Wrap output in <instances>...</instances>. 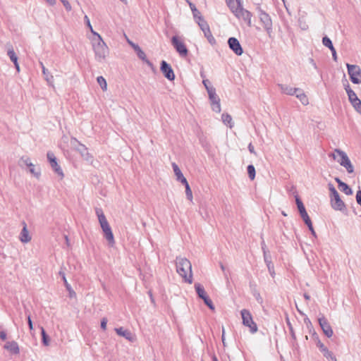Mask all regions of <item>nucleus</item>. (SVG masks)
Returning a JSON list of instances; mask_svg holds the SVG:
<instances>
[{
    "label": "nucleus",
    "mask_w": 361,
    "mask_h": 361,
    "mask_svg": "<svg viewBox=\"0 0 361 361\" xmlns=\"http://www.w3.org/2000/svg\"><path fill=\"white\" fill-rule=\"evenodd\" d=\"M176 268L177 273L185 282L189 284L192 283V264L190 260L184 257H177Z\"/></svg>",
    "instance_id": "obj_1"
},
{
    "label": "nucleus",
    "mask_w": 361,
    "mask_h": 361,
    "mask_svg": "<svg viewBox=\"0 0 361 361\" xmlns=\"http://www.w3.org/2000/svg\"><path fill=\"white\" fill-rule=\"evenodd\" d=\"M92 46L96 60L99 62L104 61L109 55V49L101 35L97 32H94V37L92 39Z\"/></svg>",
    "instance_id": "obj_2"
},
{
    "label": "nucleus",
    "mask_w": 361,
    "mask_h": 361,
    "mask_svg": "<svg viewBox=\"0 0 361 361\" xmlns=\"http://www.w3.org/2000/svg\"><path fill=\"white\" fill-rule=\"evenodd\" d=\"M95 214L98 218V221L102 230L104 237L107 240L109 245L113 247L115 245L114 236L102 209L96 207Z\"/></svg>",
    "instance_id": "obj_3"
},
{
    "label": "nucleus",
    "mask_w": 361,
    "mask_h": 361,
    "mask_svg": "<svg viewBox=\"0 0 361 361\" xmlns=\"http://www.w3.org/2000/svg\"><path fill=\"white\" fill-rule=\"evenodd\" d=\"M329 157H332L334 160H336L341 166H343L346 169L348 173L354 172V167L347 154L344 151L339 149H335L334 152L329 154Z\"/></svg>",
    "instance_id": "obj_4"
},
{
    "label": "nucleus",
    "mask_w": 361,
    "mask_h": 361,
    "mask_svg": "<svg viewBox=\"0 0 361 361\" xmlns=\"http://www.w3.org/2000/svg\"><path fill=\"white\" fill-rule=\"evenodd\" d=\"M330 191L331 205L332 208L338 211H343L345 209V204L341 199L340 195L333 184H328Z\"/></svg>",
    "instance_id": "obj_5"
},
{
    "label": "nucleus",
    "mask_w": 361,
    "mask_h": 361,
    "mask_svg": "<svg viewBox=\"0 0 361 361\" xmlns=\"http://www.w3.org/2000/svg\"><path fill=\"white\" fill-rule=\"evenodd\" d=\"M47 159L49 161L50 167L54 171V174L59 178V180H62L64 178V173L59 159L52 152L47 153Z\"/></svg>",
    "instance_id": "obj_6"
},
{
    "label": "nucleus",
    "mask_w": 361,
    "mask_h": 361,
    "mask_svg": "<svg viewBox=\"0 0 361 361\" xmlns=\"http://www.w3.org/2000/svg\"><path fill=\"white\" fill-rule=\"evenodd\" d=\"M18 165L22 169L27 168L29 172L36 178H39L40 176V169L32 163L30 157L27 156H23L20 157L18 161Z\"/></svg>",
    "instance_id": "obj_7"
},
{
    "label": "nucleus",
    "mask_w": 361,
    "mask_h": 361,
    "mask_svg": "<svg viewBox=\"0 0 361 361\" xmlns=\"http://www.w3.org/2000/svg\"><path fill=\"white\" fill-rule=\"evenodd\" d=\"M259 18L264 30L267 32L268 36L271 37L273 33V23L270 16L264 11L259 9Z\"/></svg>",
    "instance_id": "obj_8"
},
{
    "label": "nucleus",
    "mask_w": 361,
    "mask_h": 361,
    "mask_svg": "<svg viewBox=\"0 0 361 361\" xmlns=\"http://www.w3.org/2000/svg\"><path fill=\"white\" fill-rule=\"evenodd\" d=\"M243 324L250 328V331L252 334H255L257 331V326L253 321L251 313L249 310L243 309L240 312Z\"/></svg>",
    "instance_id": "obj_9"
},
{
    "label": "nucleus",
    "mask_w": 361,
    "mask_h": 361,
    "mask_svg": "<svg viewBox=\"0 0 361 361\" xmlns=\"http://www.w3.org/2000/svg\"><path fill=\"white\" fill-rule=\"evenodd\" d=\"M345 90L348 94L349 102L353 106L354 109L361 114V100L357 97L355 92L350 88L348 84L345 85Z\"/></svg>",
    "instance_id": "obj_10"
},
{
    "label": "nucleus",
    "mask_w": 361,
    "mask_h": 361,
    "mask_svg": "<svg viewBox=\"0 0 361 361\" xmlns=\"http://www.w3.org/2000/svg\"><path fill=\"white\" fill-rule=\"evenodd\" d=\"M350 80L354 84L361 83V69L357 65L346 64Z\"/></svg>",
    "instance_id": "obj_11"
},
{
    "label": "nucleus",
    "mask_w": 361,
    "mask_h": 361,
    "mask_svg": "<svg viewBox=\"0 0 361 361\" xmlns=\"http://www.w3.org/2000/svg\"><path fill=\"white\" fill-rule=\"evenodd\" d=\"M171 44L180 56L185 57L188 55V50L184 42L178 37L173 36L171 38Z\"/></svg>",
    "instance_id": "obj_12"
},
{
    "label": "nucleus",
    "mask_w": 361,
    "mask_h": 361,
    "mask_svg": "<svg viewBox=\"0 0 361 361\" xmlns=\"http://www.w3.org/2000/svg\"><path fill=\"white\" fill-rule=\"evenodd\" d=\"M195 288L197 295L199 298L204 300L205 305H207L209 309L212 310H214V306L212 303V301L207 295L204 287L200 283H197L195 284Z\"/></svg>",
    "instance_id": "obj_13"
},
{
    "label": "nucleus",
    "mask_w": 361,
    "mask_h": 361,
    "mask_svg": "<svg viewBox=\"0 0 361 361\" xmlns=\"http://www.w3.org/2000/svg\"><path fill=\"white\" fill-rule=\"evenodd\" d=\"M235 17L238 19L243 20L249 27L252 25V13L243 7L238 8V11H235Z\"/></svg>",
    "instance_id": "obj_14"
},
{
    "label": "nucleus",
    "mask_w": 361,
    "mask_h": 361,
    "mask_svg": "<svg viewBox=\"0 0 361 361\" xmlns=\"http://www.w3.org/2000/svg\"><path fill=\"white\" fill-rule=\"evenodd\" d=\"M160 70L164 75L170 81L175 79V74L171 66L165 61L161 63Z\"/></svg>",
    "instance_id": "obj_15"
},
{
    "label": "nucleus",
    "mask_w": 361,
    "mask_h": 361,
    "mask_svg": "<svg viewBox=\"0 0 361 361\" xmlns=\"http://www.w3.org/2000/svg\"><path fill=\"white\" fill-rule=\"evenodd\" d=\"M230 49L238 56H241L243 53V48L239 41L235 37H230L228 40Z\"/></svg>",
    "instance_id": "obj_16"
},
{
    "label": "nucleus",
    "mask_w": 361,
    "mask_h": 361,
    "mask_svg": "<svg viewBox=\"0 0 361 361\" xmlns=\"http://www.w3.org/2000/svg\"><path fill=\"white\" fill-rule=\"evenodd\" d=\"M319 326H321L324 334L328 337L330 338L333 336V330L327 319L324 317H320L318 319Z\"/></svg>",
    "instance_id": "obj_17"
},
{
    "label": "nucleus",
    "mask_w": 361,
    "mask_h": 361,
    "mask_svg": "<svg viewBox=\"0 0 361 361\" xmlns=\"http://www.w3.org/2000/svg\"><path fill=\"white\" fill-rule=\"evenodd\" d=\"M115 331L118 336L124 337L130 342H134L136 340L135 336L133 334L123 327L116 328Z\"/></svg>",
    "instance_id": "obj_18"
},
{
    "label": "nucleus",
    "mask_w": 361,
    "mask_h": 361,
    "mask_svg": "<svg viewBox=\"0 0 361 361\" xmlns=\"http://www.w3.org/2000/svg\"><path fill=\"white\" fill-rule=\"evenodd\" d=\"M295 202H296L298 211L300 212V214L302 219H303V221H306L307 219H310V216H308V214H307V213L306 212V209L305 208V206H304L302 202L299 198L298 195H295Z\"/></svg>",
    "instance_id": "obj_19"
},
{
    "label": "nucleus",
    "mask_w": 361,
    "mask_h": 361,
    "mask_svg": "<svg viewBox=\"0 0 361 361\" xmlns=\"http://www.w3.org/2000/svg\"><path fill=\"white\" fill-rule=\"evenodd\" d=\"M278 87H279L281 92L282 94L293 96L297 93V87H293L287 84H278Z\"/></svg>",
    "instance_id": "obj_20"
},
{
    "label": "nucleus",
    "mask_w": 361,
    "mask_h": 361,
    "mask_svg": "<svg viewBox=\"0 0 361 361\" xmlns=\"http://www.w3.org/2000/svg\"><path fill=\"white\" fill-rule=\"evenodd\" d=\"M81 157L87 161H92L93 159L92 156L89 153L87 148L82 144H79L77 149Z\"/></svg>",
    "instance_id": "obj_21"
},
{
    "label": "nucleus",
    "mask_w": 361,
    "mask_h": 361,
    "mask_svg": "<svg viewBox=\"0 0 361 361\" xmlns=\"http://www.w3.org/2000/svg\"><path fill=\"white\" fill-rule=\"evenodd\" d=\"M22 224L23 227L20 233L19 239L22 243H27L31 240V236L29 234L25 222L23 221Z\"/></svg>",
    "instance_id": "obj_22"
},
{
    "label": "nucleus",
    "mask_w": 361,
    "mask_h": 361,
    "mask_svg": "<svg viewBox=\"0 0 361 361\" xmlns=\"http://www.w3.org/2000/svg\"><path fill=\"white\" fill-rule=\"evenodd\" d=\"M4 348L9 351L11 354L17 355L20 352L18 345L14 341L7 342L4 345Z\"/></svg>",
    "instance_id": "obj_23"
},
{
    "label": "nucleus",
    "mask_w": 361,
    "mask_h": 361,
    "mask_svg": "<svg viewBox=\"0 0 361 361\" xmlns=\"http://www.w3.org/2000/svg\"><path fill=\"white\" fill-rule=\"evenodd\" d=\"M60 276H61L62 280L64 283V286L66 288V290L68 291V295L70 298H73L76 297V293L71 286V285L68 283L65 273L63 271H59Z\"/></svg>",
    "instance_id": "obj_24"
},
{
    "label": "nucleus",
    "mask_w": 361,
    "mask_h": 361,
    "mask_svg": "<svg viewBox=\"0 0 361 361\" xmlns=\"http://www.w3.org/2000/svg\"><path fill=\"white\" fill-rule=\"evenodd\" d=\"M295 96L303 105L306 106L309 104V99L302 90L298 88L297 93L295 94Z\"/></svg>",
    "instance_id": "obj_25"
},
{
    "label": "nucleus",
    "mask_w": 361,
    "mask_h": 361,
    "mask_svg": "<svg viewBox=\"0 0 361 361\" xmlns=\"http://www.w3.org/2000/svg\"><path fill=\"white\" fill-rule=\"evenodd\" d=\"M208 95L209 100L211 102V104L217 102H220V99L218 95L216 94L215 88L208 89Z\"/></svg>",
    "instance_id": "obj_26"
},
{
    "label": "nucleus",
    "mask_w": 361,
    "mask_h": 361,
    "mask_svg": "<svg viewBox=\"0 0 361 361\" xmlns=\"http://www.w3.org/2000/svg\"><path fill=\"white\" fill-rule=\"evenodd\" d=\"M221 120L222 122L228 126L230 128H232L233 126V119L230 114H223L221 115Z\"/></svg>",
    "instance_id": "obj_27"
},
{
    "label": "nucleus",
    "mask_w": 361,
    "mask_h": 361,
    "mask_svg": "<svg viewBox=\"0 0 361 361\" xmlns=\"http://www.w3.org/2000/svg\"><path fill=\"white\" fill-rule=\"evenodd\" d=\"M227 5L231 9V12L235 15V11H238V8H241L240 3L233 0H227Z\"/></svg>",
    "instance_id": "obj_28"
},
{
    "label": "nucleus",
    "mask_w": 361,
    "mask_h": 361,
    "mask_svg": "<svg viewBox=\"0 0 361 361\" xmlns=\"http://www.w3.org/2000/svg\"><path fill=\"white\" fill-rule=\"evenodd\" d=\"M197 23L198 25L200 26V29L202 30L203 32H205L206 30H209V25L204 20L202 16H199L198 17V20H197Z\"/></svg>",
    "instance_id": "obj_29"
},
{
    "label": "nucleus",
    "mask_w": 361,
    "mask_h": 361,
    "mask_svg": "<svg viewBox=\"0 0 361 361\" xmlns=\"http://www.w3.org/2000/svg\"><path fill=\"white\" fill-rule=\"evenodd\" d=\"M264 262L267 266V268L269 269V271L270 273V274L274 276L275 273H274V265L273 264L271 263V257L270 255H268V256H264Z\"/></svg>",
    "instance_id": "obj_30"
},
{
    "label": "nucleus",
    "mask_w": 361,
    "mask_h": 361,
    "mask_svg": "<svg viewBox=\"0 0 361 361\" xmlns=\"http://www.w3.org/2000/svg\"><path fill=\"white\" fill-rule=\"evenodd\" d=\"M7 55L9 56L10 59L13 62H16L18 60V56L15 53L13 48L11 45H8L7 47Z\"/></svg>",
    "instance_id": "obj_31"
},
{
    "label": "nucleus",
    "mask_w": 361,
    "mask_h": 361,
    "mask_svg": "<svg viewBox=\"0 0 361 361\" xmlns=\"http://www.w3.org/2000/svg\"><path fill=\"white\" fill-rule=\"evenodd\" d=\"M136 53L137 56L144 62H145L148 66L152 65V63L147 59L145 53L141 49V48L137 50Z\"/></svg>",
    "instance_id": "obj_32"
},
{
    "label": "nucleus",
    "mask_w": 361,
    "mask_h": 361,
    "mask_svg": "<svg viewBox=\"0 0 361 361\" xmlns=\"http://www.w3.org/2000/svg\"><path fill=\"white\" fill-rule=\"evenodd\" d=\"M322 354L329 361H337L336 356L327 348L324 350Z\"/></svg>",
    "instance_id": "obj_33"
},
{
    "label": "nucleus",
    "mask_w": 361,
    "mask_h": 361,
    "mask_svg": "<svg viewBox=\"0 0 361 361\" xmlns=\"http://www.w3.org/2000/svg\"><path fill=\"white\" fill-rule=\"evenodd\" d=\"M171 166H172L174 174L176 177V180H178L184 176L183 173L181 172L180 168L176 163H172Z\"/></svg>",
    "instance_id": "obj_34"
},
{
    "label": "nucleus",
    "mask_w": 361,
    "mask_h": 361,
    "mask_svg": "<svg viewBox=\"0 0 361 361\" xmlns=\"http://www.w3.org/2000/svg\"><path fill=\"white\" fill-rule=\"evenodd\" d=\"M97 81L102 90L106 91L107 89V84L105 78L103 76H99L97 78Z\"/></svg>",
    "instance_id": "obj_35"
},
{
    "label": "nucleus",
    "mask_w": 361,
    "mask_h": 361,
    "mask_svg": "<svg viewBox=\"0 0 361 361\" xmlns=\"http://www.w3.org/2000/svg\"><path fill=\"white\" fill-rule=\"evenodd\" d=\"M339 188L341 191H343L347 195H350L353 194L352 189L345 183H343L342 185H341Z\"/></svg>",
    "instance_id": "obj_36"
},
{
    "label": "nucleus",
    "mask_w": 361,
    "mask_h": 361,
    "mask_svg": "<svg viewBox=\"0 0 361 361\" xmlns=\"http://www.w3.org/2000/svg\"><path fill=\"white\" fill-rule=\"evenodd\" d=\"M247 173L249 176V178L251 180H254L255 178V169L253 165H248L247 166Z\"/></svg>",
    "instance_id": "obj_37"
},
{
    "label": "nucleus",
    "mask_w": 361,
    "mask_h": 361,
    "mask_svg": "<svg viewBox=\"0 0 361 361\" xmlns=\"http://www.w3.org/2000/svg\"><path fill=\"white\" fill-rule=\"evenodd\" d=\"M190 6L192 10L194 18L196 20V21L198 20V17L202 16L200 12L196 8L195 5L190 4Z\"/></svg>",
    "instance_id": "obj_38"
},
{
    "label": "nucleus",
    "mask_w": 361,
    "mask_h": 361,
    "mask_svg": "<svg viewBox=\"0 0 361 361\" xmlns=\"http://www.w3.org/2000/svg\"><path fill=\"white\" fill-rule=\"evenodd\" d=\"M204 37L208 39L209 42L210 44H214L215 42V39L213 37L210 29L208 30H206L205 32H204Z\"/></svg>",
    "instance_id": "obj_39"
},
{
    "label": "nucleus",
    "mask_w": 361,
    "mask_h": 361,
    "mask_svg": "<svg viewBox=\"0 0 361 361\" xmlns=\"http://www.w3.org/2000/svg\"><path fill=\"white\" fill-rule=\"evenodd\" d=\"M322 44H324V46L329 48V49H331V48H334L331 40L326 36L323 37Z\"/></svg>",
    "instance_id": "obj_40"
},
{
    "label": "nucleus",
    "mask_w": 361,
    "mask_h": 361,
    "mask_svg": "<svg viewBox=\"0 0 361 361\" xmlns=\"http://www.w3.org/2000/svg\"><path fill=\"white\" fill-rule=\"evenodd\" d=\"M212 109L214 111L219 113L221 111L220 102H217L211 104Z\"/></svg>",
    "instance_id": "obj_41"
},
{
    "label": "nucleus",
    "mask_w": 361,
    "mask_h": 361,
    "mask_svg": "<svg viewBox=\"0 0 361 361\" xmlns=\"http://www.w3.org/2000/svg\"><path fill=\"white\" fill-rule=\"evenodd\" d=\"M185 195H186L187 198L190 201L192 200V192L190 189V185H186V187H185Z\"/></svg>",
    "instance_id": "obj_42"
},
{
    "label": "nucleus",
    "mask_w": 361,
    "mask_h": 361,
    "mask_svg": "<svg viewBox=\"0 0 361 361\" xmlns=\"http://www.w3.org/2000/svg\"><path fill=\"white\" fill-rule=\"evenodd\" d=\"M84 19H85L87 26L90 28L91 32L94 35V32H96L93 30L92 26L90 23V20L89 18L87 17V16H85Z\"/></svg>",
    "instance_id": "obj_43"
},
{
    "label": "nucleus",
    "mask_w": 361,
    "mask_h": 361,
    "mask_svg": "<svg viewBox=\"0 0 361 361\" xmlns=\"http://www.w3.org/2000/svg\"><path fill=\"white\" fill-rule=\"evenodd\" d=\"M61 1L62 2L63 5L68 11H70L71 10V5L68 0H61Z\"/></svg>",
    "instance_id": "obj_44"
},
{
    "label": "nucleus",
    "mask_w": 361,
    "mask_h": 361,
    "mask_svg": "<svg viewBox=\"0 0 361 361\" xmlns=\"http://www.w3.org/2000/svg\"><path fill=\"white\" fill-rule=\"evenodd\" d=\"M202 83L207 92L208 89L214 88L212 85H211L210 82L208 80H203Z\"/></svg>",
    "instance_id": "obj_45"
},
{
    "label": "nucleus",
    "mask_w": 361,
    "mask_h": 361,
    "mask_svg": "<svg viewBox=\"0 0 361 361\" xmlns=\"http://www.w3.org/2000/svg\"><path fill=\"white\" fill-rule=\"evenodd\" d=\"M261 245H262V250L263 251L264 257L269 255L268 254V251L267 250V245H266L265 242L264 240L262 242Z\"/></svg>",
    "instance_id": "obj_46"
},
{
    "label": "nucleus",
    "mask_w": 361,
    "mask_h": 361,
    "mask_svg": "<svg viewBox=\"0 0 361 361\" xmlns=\"http://www.w3.org/2000/svg\"><path fill=\"white\" fill-rule=\"evenodd\" d=\"M317 346L319 348L322 353L326 348V347L319 340H318L317 343Z\"/></svg>",
    "instance_id": "obj_47"
},
{
    "label": "nucleus",
    "mask_w": 361,
    "mask_h": 361,
    "mask_svg": "<svg viewBox=\"0 0 361 361\" xmlns=\"http://www.w3.org/2000/svg\"><path fill=\"white\" fill-rule=\"evenodd\" d=\"M356 201L361 206V190H358L356 194Z\"/></svg>",
    "instance_id": "obj_48"
},
{
    "label": "nucleus",
    "mask_w": 361,
    "mask_h": 361,
    "mask_svg": "<svg viewBox=\"0 0 361 361\" xmlns=\"http://www.w3.org/2000/svg\"><path fill=\"white\" fill-rule=\"evenodd\" d=\"M107 324V319L106 318H103L101 321V328L103 330H106Z\"/></svg>",
    "instance_id": "obj_49"
},
{
    "label": "nucleus",
    "mask_w": 361,
    "mask_h": 361,
    "mask_svg": "<svg viewBox=\"0 0 361 361\" xmlns=\"http://www.w3.org/2000/svg\"><path fill=\"white\" fill-rule=\"evenodd\" d=\"M128 44L133 48V49L136 51L137 50H138L140 47L135 44L134 42H131L130 40L128 39Z\"/></svg>",
    "instance_id": "obj_50"
},
{
    "label": "nucleus",
    "mask_w": 361,
    "mask_h": 361,
    "mask_svg": "<svg viewBox=\"0 0 361 361\" xmlns=\"http://www.w3.org/2000/svg\"><path fill=\"white\" fill-rule=\"evenodd\" d=\"M177 180L180 182L182 184H183L185 185V187H186V185H189V183L187 180V179L184 176Z\"/></svg>",
    "instance_id": "obj_51"
},
{
    "label": "nucleus",
    "mask_w": 361,
    "mask_h": 361,
    "mask_svg": "<svg viewBox=\"0 0 361 361\" xmlns=\"http://www.w3.org/2000/svg\"><path fill=\"white\" fill-rule=\"evenodd\" d=\"M41 331H42V343L45 345V329L43 327H41Z\"/></svg>",
    "instance_id": "obj_52"
},
{
    "label": "nucleus",
    "mask_w": 361,
    "mask_h": 361,
    "mask_svg": "<svg viewBox=\"0 0 361 361\" xmlns=\"http://www.w3.org/2000/svg\"><path fill=\"white\" fill-rule=\"evenodd\" d=\"M248 150L251 154H256V152L252 143L248 145Z\"/></svg>",
    "instance_id": "obj_53"
},
{
    "label": "nucleus",
    "mask_w": 361,
    "mask_h": 361,
    "mask_svg": "<svg viewBox=\"0 0 361 361\" xmlns=\"http://www.w3.org/2000/svg\"><path fill=\"white\" fill-rule=\"evenodd\" d=\"M331 51L332 53V57H333V59L336 61H337V54H336V49L335 48H331Z\"/></svg>",
    "instance_id": "obj_54"
},
{
    "label": "nucleus",
    "mask_w": 361,
    "mask_h": 361,
    "mask_svg": "<svg viewBox=\"0 0 361 361\" xmlns=\"http://www.w3.org/2000/svg\"><path fill=\"white\" fill-rule=\"evenodd\" d=\"M255 297L259 303L262 304L263 302V300H262V297L260 296L259 293L255 294Z\"/></svg>",
    "instance_id": "obj_55"
},
{
    "label": "nucleus",
    "mask_w": 361,
    "mask_h": 361,
    "mask_svg": "<svg viewBox=\"0 0 361 361\" xmlns=\"http://www.w3.org/2000/svg\"><path fill=\"white\" fill-rule=\"evenodd\" d=\"M221 340H222V343H223L224 346H226V343H225V330H224V327L222 328Z\"/></svg>",
    "instance_id": "obj_56"
},
{
    "label": "nucleus",
    "mask_w": 361,
    "mask_h": 361,
    "mask_svg": "<svg viewBox=\"0 0 361 361\" xmlns=\"http://www.w3.org/2000/svg\"><path fill=\"white\" fill-rule=\"evenodd\" d=\"M305 224L307 226L308 228H312V221H311V219H307L306 221H304Z\"/></svg>",
    "instance_id": "obj_57"
},
{
    "label": "nucleus",
    "mask_w": 361,
    "mask_h": 361,
    "mask_svg": "<svg viewBox=\"0 0 361 361\" xmlns=\"http://www.w3.org/2000/svg\"><path fill=\"white\" fill-rule=\"evenodd\" d=\"M0 338L4 341L6 339V333L5 331H0Z\"/></svg>",
    "instance_id": "obj_58"
},
{
    "label": "nucleus",
    "mask_w": 361,
    "mask_h": 361,
    "mask_svg": "<svg viewBox=\"0 0 361 361\" xmlns=\"http://www.w3.org/2000/svg\"><path fill=\"white\" fill-rule=\"evenodd\" d=\"M27 320H28V324H29V327L30 329L32 330V320L30 319V317L28 316L27 317Z\"/></svg>",
    "instance_id": "obj_59"
},
{
    "label": "nucleus",
    "mask_w": 361,
    "mask_h": 361,
    "mask_svg": "<svg viewBox=\"0 0 361 361\" xmlns=\"http://www.w3.org/2000/svg\"><path fill=\"white\" fill-rule=\"evenodd\" d=\"M335 180L338 183V187H340L341 185H342L344 183V182L341 181L340 180V178H335Z\"/></svg>",
    "instance_id": "obj_60"
},
{
    "label": "nucleus",
    "mask_w": 361,
    "mask_h": 361,
    "mask_svg": "<svg viewBox=\"0 0 361 361\" xmlns=\"http://www.w3.org/2000/svg\"><path fill=\"white\" fill-rule=\"evenodd\" d=\"M14 65H15V67L17 70L18 72L20 71V67H19V64L18 63V60L16 61V62H13Z\"/></svg>",
    "instance_id": "obj_61"
},
{
    "label": "nucleus",
    "mask_w": 361,
    "mask_h": 361,
    "mask_svg": "<svg viewBox=\"0 0 361 361\" xmlns=\"http://www.w3.org/2000/svg\"><path fill=\"white\" fill-rule=\"evenodd\" d=\"M14 65H15V67L17 70L18 72L20 71V67H19V64L18 63V60L16 61V62H13Z\"/></svg>",
    "instance_id": "obj_62"
},
{
    "label": "nucleus",
    "mask_w": 361,
    "mask_h": 361,
    "mask_svg": "<svg viewBox=\"0 0 361 361\" xmlns=\"http://www.w3.org/2000/svg\"><path fill=\"white\" fill-rule=\"evenodd\" d=\"M14 65H15V67L17 70L18 72L20 71V67H19V64L18 63V60L16 61V62H13Z\"/></svg>",
    "instance_id": "obj_63"
},
{
    "label": "nucleus",
    "mask_w": 361,
    "mask_h": 361,
    "mask_svg": "<svg viewBox=\"0 0 361 361\" xmlns=\"http://www.w3.org/2000/svg\"><path fill=\"white\" fill-rule=\"evenodd\" d=\"M47 3L50 5H54L56 3V0H47Z\"/></svg>",
    "instance_id": "obj_64"
}]
</instances>
